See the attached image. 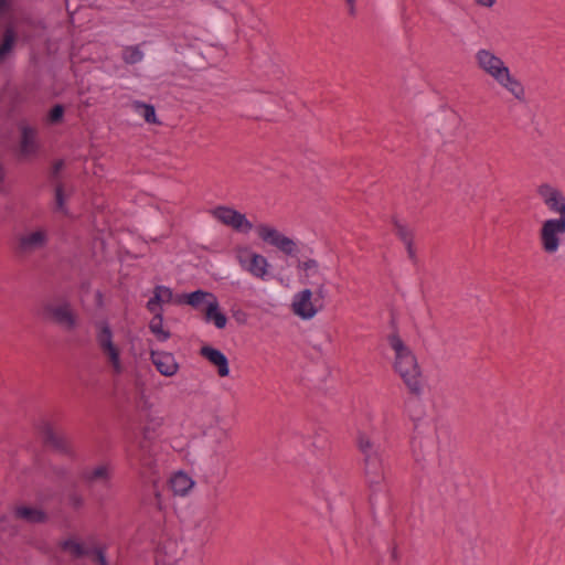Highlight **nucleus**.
<instances>
[{
    "label": "nucleus",
    "mask_w": 565,
    "mask_h": 565,
    "mask_svg": "<svg viewBox=\"0 0 565 565\" xmlns=\"http://www.w3.org/2000/svg\"><path fill=\"white\" fill-rule=\"evenodd\" d=\"M358 448L362 455L366 483L376 491L385 479L387 469V443L379 434H359Z\"/></svg>",
    "instance_id": "f257e3e1"
},
{
    "label": "nucleus",
    "mask_w": 565,
    "mask_h": 565,
    "mask_svg": "<svg viewBox=\"0 0 565 565\" xmlns=\"http://www.w3.org/2000/svg\"><path fill=\"white\" fill-rule=\"evenodd\" d=\"M387 341L395 352V372L401 376L411 394L420 396L423 393V374L415 354L397 333L390 334Z\"/></svg>",
    "instance_id": "f03ea898"
},
{
    "label": "nucleus",
    "mask_w": 565,
    "mask_h": 565,
    "mask_svg": "<svg viewBox=\"0 0 565 565\" xmlns=\"http://www.w3.org/2000/svg\"><path fill=\"white\" fill-rule=\"evenodd\" d=\"M556 214L559 216L544 221L540 230L542 249L550 255L555 254L561 246L565 247V206Z\"/></svg>",
    "instance_id": "7ed1b4c3"
},
{
    "label": "nucleus",
    "mask_w": 565,
    "mask_h": 565,
    "mask_svg": "<svg viewBox=\"0 0 565 565\" xmlns=\"http://www.w3.org/2000/svg\"><path fill=\"white\" fill-rule=\"evenodd\" d=\"M43 311L46 318L66 331H72L77 327V316L67 300H62L58 303H45Z\"/></svg>",
    "instance_id": "20e7f679"
},
{
    "label": "nucleus",
    "mask_w": 565,
    "mask_h": 565,
    "mask_svg": "<svg viewBox=\"0 0 565 565\" xmlns=\"http://www.w3.org/2000/svg\"><path fill=\"white\" fill-rule=\"evenodd\" d=\"M256 232L263 242L278 248L288 256H296L299 252L297 243L281 234L275 227L266 224H259L256 226Z\"/></svg>",
    "instance_id": "39448f33"
},
{
    "label": "nucleus",
    "mask_w": 565,
    "mask_h": 565,
    "mask_svg": "<svg viewBox=\"0 0 565 565\" xmlns=\"http://www.w3.org/2000/svg\"><path fill=\"white\" fill-rule=\"evenodd\" d=\"M96 334V341L100 351L108 358L114 371L121 373L120 351L113 342V331L107 322H100Z\"/></svg>",
    "instance_id": "423d86ee"
},
{
    "label": "nucleus",
    "mask_w": 565,
    "mask_h": 565,
    "mask_svg": "<svg viewBox=\"0 0 565 565\" xmlns=\"http://www.w3.org/2000/svg\"><path fill=\"white\" fill-rule=\"evenodd\" d=\"M49 242L45 230H36L17 237L13 250L18 256H29L46 246Z\"/></svg>",
    "instance_id": "0eeeda50"
},
{
    "label": "nucleus",
    "mask_w": 565,
    "mask_h": 565,
    "mask_svg": "<svg viewBox=\"0 0 565 565\" xmlns=\"http://www.w3.org/2000/svg\"><path fill=\"white\" fill-rule=\"evenodd\" d=\"M237 258L241 267L253 277L262 280L267 279L269 263L265 256L252 252L248 248H244L239 252Z\"/></svg>",
    "instance_id": "6e6552de"
},
{
    "label": "nucleus",
    "mask_w": 565,
    "mask_h": 565,
    "mask_svg": "<svg viewBox=\"0 0 565 565\" xmlns=\"http://www.w3.org/2000/svg\"><path fill=\"white\" fill-rule=\"evenodd\" d=\"M476 62L480 70L490 75L495 82H501L509 67L489 50L481 49L476 53Z\"/></svg>",
    "instance_id": "1a4fd4ad"
},
{
    "label": "nucleus",
    "mask_w": 565,
    "mask_h": 565,
    "mask_svg": "<svg viewBox=\"0 0 565 565\" xmlns=\"http://www.w3.org/2000/svg\"><path fill=\"white\" fill-rule=\"evenodd\" d=\"M20 131L19 152L22 158L35 157L40 151V142L38 139L39 130L36 127L29 125L25 120L18 124Z\"/></svg>",
    "instance_id": "9d476101"
},
{
    "label": "nucleus",
    "mask_w": 565,
    "mask_h": 565,
    "mask_svg": "<svg viewBox=\"0 0 565 565\" xmlns=\"http://www.w3.org/2000/svg\"><path fill=\"white\" fill-rule=\"evenodd\" d=\"M212 214L217 221L237 232L248 233L253 228V224L246 218L245 214L232 207L217 206L212 211Z\"/></svg>",
    "instance_id": "9b49d317"
},
{
    "label": "nucleus",
    "mask_w": 565,
    "mask_h": 565,
    "mask_svg": "<svg viewBox=\"0 0 565 565\" xmlns=\"http://www.w3.org/2000/svg\"><path fill=\"white\" fill-rule=\"evenodd\" d=\"M321 307L322 303H318V298L312 300V292L310 289L301 290L294 297L292 310L295 315L302 319H311Z\"/></svg>",
    "instance_id": "f8f14e48"
},
{
    "label": "nucleus",
    "mask_w": 565,
    "mask_h": 565,
    "mask_svg": "<svg viewBox=\"0 0 565 565\" xmlns=\"http://www.w3.org/2000/svg\"><path fill=\"white\" fill-rule=\"evenodd\" d=\"M150 360L157 371L163 376L171 377L179 371V364L170 352L151 350Z\"/></svg>",
    "instance_id": "ddd939ff"
},
{
    "label": "nucleus",
    "mask_w": 565,
    "mask_h": 565,
    "mask_svg": "<svg viewBox=\"0 0 565 565\" xmlns=\"http://www.w3.org/2000/svg\"><path fill=\"white\" fill-rule=\"evenodd\" d=\"M40 434L45 446L63 454L70 452L67 437L64 434L56 431L49 423H44L41 426Z\"/></svg>",
    "instance_id": "4468645a"
},
{
    "label": "nucleus",
    "mask_w": 565,
    "mask_h": 565,
    "mask_svg": "<svg viewBox=\"0 0 565 565\" xmlns=\"http://www.w3.org/2000/svg\"><path fill=\"white\" fill-rule=\"evenodd\" d=\"M537 194L546 207L555 214L562 210L563 205L565 206V195L563 192L548 183L541 184L537 188Z\"/></svg>",
    "instance_id": "2eb2a0df"
},
{
    "label": "nucleus",
    "mask_w": 565,
    "mask_h": 565,
    "mask_svg": "<svg viewBox=\"0 0 565 565\" xmlns=\"http://www.w3.org/2000/svg\"><path fill=\"white\" fill-rule=\"evenodd\" d=\"M79 477L89 488H93L95 484H100L107 488L110 481V472L108 467L105 465L93 469L85 468L82 470Z\"/></svg>",
    "instance_id": "dca6fc26"
},
{
    "label": "nucleus",
    "mask_w": 565,
    "mask_h": 565,
    "mask_svg": "<svg viewBox=\"0 0 565 565\" xmlns=\"http://www.w3.org/2000/svg\"><path fill=\"white\" fill-rule=\"evenodd\" d=\"M201 355L217 367V373L221 377L230 374L228 360L218 349L205 345L201 349Z\"/></svg>",
    "instance_id": "f3484780"
},
{
    "label": "nucleus",
    "mask_w": 565,
    "mask_h": 565,
    "mask_svg": "<svg viewBox=\"0 0 565 565\" xmlns=\"http://www.w3.org/2000/svg\"><path fill=\"white\" fill-rule=\"evenodd\" d=\"M214 443L213 446V455L216 457V460H224L226 456L233 450V445L230 439V435L224 429H216L214 431Z\"/></svg>",
    "instance_id": "a211bd4d"
},
{
    "label": "nucleus",
    "mask_w": 565,
    "mask_h": 565,
    "mask_svg": "<svg viewBox=\"0 0 565 565\" xmlns=\"http://www.w3.org/2000/svg\"><path fill=\"white\" fill-rule=\"evenodd\" d=\"M14 516L31 524H42L49 519L42 509L25 505L17 507Z\"/></svg>",
    "instance_id": "6ab92c4d"
},
{
    "label": "nucleus",
    "mask_w": 565,
    "mask_h": 565,
    "mask_svg": "<svg viewBox=\"0 0 565 565\" xmlns=\"http://www.w3.org/2000/svg\"><path fill=\"white\" fill-rule=\"evenodd\" d=\"M151 439L152 433L148 427L142 430V439L139 441V454L137 455V459L139 462L148 468H152L153 458L151 451Z\"/></svg>",
    "instance_id": "aec40b11"
},
{
    "label": "nucleus",
    "mask_w": 565,
    "mask_h": 565,
    "mask_svg": "<svg viewBox=\"0 0 565 565\" xmlns=\"http://www.w3.org/2000/svg\"><path fill=\"white\" fill-rule=\"evenodd\" d=\"M204 319L206 322H213L217 329L225 328L227 318L221 312L216 297L207 302V307L204 309Z\"/></svg>",
    "instance_id": "412c9836"
},
{
    "label": "nucleus",
    "mask_w": 565,
    "mask_h": 565,
    "mask_svg": "<svg viewBox=\"0 0 565 565\" xmlns=\"http://www.w3.org/2000/svg\"><path fill=\"white\" fill-rule=\"evenodd\" d=\"M170 486L174 494L185 495L194 486V481L184 472H177L170 480Z\"/></svg>",
    "instance_id": "4be33fe9"
},
{
    "label": "nucleus",
    "mask_w": 565,
    "mask_h": 565,
    "mask_svg": "<svg viewBox=\"0 0 565 565\" xmlns=\"http://www.w3.org/2000/svg\"><path fill=\"white\" fill-rule=\"evenodd\" d=\"M497 83L509 90L516 99H524V87L515 77L511 75L510 70L507 71V75H503L501 82Z\"/></svg>",
    "instance_id": "5701e85b"
},
{
    "label": "nucleus",
    "mask_w": 565,
    "mask_h": 565,
    "mask_svg": "<svg viewBox=\"0 0 565 565\" xmlns=\"http://www.w3.org/2000/svg\"><path fill=\"white\" fill-rule=\"evenodd\" d=\"M17 42V34L11 26L6 28L0 42V63L4 62Z\"/></svg>",
    "instance_id": "b1692460"
},
{
    "label": "nucleus",
    "mask_w": 565,
    "mask_h": 565,
    "mask_svg": "<svg viewBox=\"0 0 565 565\" xmlns=\"http://www.w3.org/2000/svg\"><path fill=\"white\" fill-rule=\"evenodd\" d=\"M214 297H215L214 294L199 289L193 292L184 295V298H185L184 302L195 309H199L203 305H205V307H207V302L210 300H213Z\"/></svg>",
    "instance_id": "393cba45"
},
{
    "label": "nucleus",
    "mask_w": 565,
    "mask_h": 565,
    "mask_svg": "<svg viewBox=\"0 0 565 565\" xmlns=\"http://www.w3.org/2000/svg\"><path fill=\"white\" fill-rule=\"evenodd\" d=\"M149 329L160 342H164L171 337V333L163 329V316L161 311L154 313L149 322Z\"/></svg>",
    "instance_id": "a878e982"
},
{
    "label": "nucleus",
    "mask_w": 565,
    "mask_h": 565,
    "mask_svg": "<svg viewBox=\"0 0 565 565\" xmlns=\"http://www.w3.org/2000/svg\"><path fill=\"white\" fill-rule=\"evenodd\" d=\"M143 56L145 54L140 50L139 45L125 46L121 52V60L128 65L140 63L143 60Z\"/></svg>",
    "instance_id": "bb28decb"
},
{
    "label": "nucleus",
    "mask_w": 565,
    "mask_h": 565,
    "mask_svg": "<svg viewBox=\"0 0 565 565\" xmlns=\"http://www.w3.org/2000/svg\"><path fill=\"white\" fill-rule=\"evenodd\" d=\"M61 547L63 551L72 553L73 556L76 558H81V557L90 555V548L84 547L81 543H78L72 539L65 540L61 544Z\"/></svg>",
    "instance_id": "cd10ccee"
},
{
    "label": "nucleus",
    "mask_w": 565,
    "mask_h": 565,
    "mask_svg": "<svg viewBox=\"0 0 565 565\" xmlns=\"http://www.w3.org/2000/svg\"><path fill=\"white\" fill-rule=\"evenodd\" d=\"M311 439L310 447L315 450H324L329 445V435L322 428L316 430Z\"/></svg>",
    "instance_id": "c85d7f7f"
},
{
    "label": "nucleus",
    "mask_w": 565,
    "mask_h": 565,
    "mask_svg": "<svg viewBox=\"0 0 565 565\" xmlns=\"http://www.w3.org/2000/svg\"><path fill=\"white\" fill-rule=\"evenodd\" d=\"M54 210L67 214V207L65 205L64 188L61 182L55 184L54 189Z\"/></svg>",
    "instance_id": "c756f323"
},
{
    "label": "nucleus",
    "mask_w": 565,
    "mask_h": 565,
    "mask_svg": "<svg viewBox=\"0 0 565 565\" xmlns=\"http://www.w3.org/2000/svg\"><path fill=\"white\" fill-rule=\"evenodd\" d=\"M393 224H394L395 233H396L397 237L404 244L413 241L414 233L411 228H408L405 224L401 223L397 218L393 220Z\"/></svg>",
    "instance_id": "7c9ffc66"
},
{
    "label": "nucleus",
    "mask_w": 565,
    "mask_h": 565,
    "mask_svg": "<svg viewBox=\"0 0 565 565\" xmlns=\"http://www.w3.org/2000/svg\"><path fill=\"white\" fill-rule=\"evenodd\" d=\"M135 108L137 110L142 109L141 115L147 122H149V124L157 122L156 109L152 105L146 104L143 102H135Z\"/></svg>",
    "instance_id": "2f4dec72"
},
{
    "label": "nucleus",
    "mask_w": 565,
    "mask_h": 565,
    "mask_svg": "<svg viewBox=\"0 0 565 565\" xmlns=\"http://www.w3.org/2000/svg\"><path fill=\"white\" fill-rule=\"evenodd\" d=\"M297 267L303 270L307 277L316 276L319 273V265L315 259L298 260Z\"/></svg>",
    "instance_id": "473e14b6"
},
{
    "label": "nucleus",
    "mask_w": 565,
    "mask_h": 565,
    "mask_svg": "<svg viewBox=\"0 0 565 565\" xmlns=\"http://www.w3.org/2000/svg\"><path fill=\"white\" fill-rule=\"evenodd\" d=\"M66 499H67L68 507H71L75 511H77L84 507V503H85L84 497L75 489H73L72 491H70L67 493Z\"/></svg>",
    "instance_id": "72a5a7b5"
},
{
    "label": "nucleus",
    "mask_w": 565,
    "mask_h": 565,
    "mask_svg": "<svg viewBox=\"0 0 565 565\" xmlns=\"http://www.w3.org/2000/svg\"><path fill=\"white\" fill-rule=\"evenodd\" d=\"M64 115V107L61 104L53 106L49 113V121L51 124H57L62 120Z\"/></svg>",
    "instance_id": "f704fd0d"
},
{
    "label": "nucleus",
    "mask_w": 565,
    "mask_h": 565,
    "mask_svg": "<svg viewBox=\"0 0 565 565\" xmlns=\"http://www.w3.org/2000/svg\"><path fill=\"white\" fill-rule=\"evenodd\" d=\"M63 167H64V161L62 159H58V160L54 161V163H53V166L51 168L49 178L55 184L60 182L58 181L60 173H61Z\"/></svg>",
    "instance_id": "c9c22d12"
},
{
    "label": "nucleus",
    "mask_w": 565,
    "mask_h": 565,
    "mask_svg": "<svg viewBox=\"0 0 565 565\" xmlns=\"http://www.w3.org/2000/svg\"><path fill=\"white\" fill-rule=\"evenodd\" d=\"M154 288L160 294V298L163 303L172 301L173 292L171 288L162 285L156 286Z\"/></svg>",
    "instance_id": "e433bc0d"
},
{
    "label": "nucleus",
    "mask_w": 565,
    "mask_h": 565,
    "mask_svg": "<svg viewBox=\"0 0 565 565\" xmlns=\"http://www.w3.org/2000/svg\"><path fill=\"white\" fill-rule=\"evenodd\" d=\"M90 555L94 556V562L98 565H108L103 547L90 548Z\"/></svg>",
    "instance_id": "4c0bfd02"
},
{
    "label": "nucleus",
    "mask_w": 565,
    "mask_h": 565,
    "mask_svg": "<svg viewBox=\"0 0 565 565\" xmlns=\"http://www.w3.org/2000/svg\"><path fill=\"white\" fill-rule=\"evenodd\" d=\"M160 294L156 290V288L153 289V296L148 300L147 302V309L150 311V312H153L156 313L157 312V308L160 303H163L161 301V298H160Z\"/></svg>",
    "instance_id": "58836bf2"
},
{
    "label": "nucleus",
    "mask_w": 565,
    "mask_h": 565,
    "mask_svg": "<svg viewBox=\"0 0 565 565\" xmlns=\"http://www.w3.org/2000/svg\"><path fill=\"white\" fill-rule=\"evenodd\" d=\"M405 247H406V250H407L409 259L413 260V262H416L417 258H416V253H415V248H414V245H413V241L406 243Z\"/></svg>",
    "instance_id": "ea45409f"
},
{
    "label": "nucleus",
    "mask_w": 565,
    "mask_h": 565,
    "mask_svg": "<svg viewBox=\"0 0 565 565\" xmlns=\"http://www.w3.org/2000/svg\"><path fill=\"white\" fill-rule=\"evenodd\" d=\"M11 9L10 0H0V13H6Z\"/></svg>",
    "instance_id": "a19ab883"
},
{
    "label": "nucleus",
    "mask_w": 565,
    "mask_h": 565,
    "mask_svg": "<svg viewBox=\"0 0 565 565\" xmlns=\"http://www.w3.org/2000/svg\"><path fill=\"white\" fill-rule=\"evenodd\" d=\"M477 4L486 8H491L497 0H475Z\"/></svg>",
    "instance_id": "79ce46f5"
},
{
    "label": "nucleus",
    "mask_w": 565,
    "mask_h": 565,
    "mask_svg": "<svg viewBox=\"0 0 565 565\" xmlns=\"http://www.w3.org/2000/svg\"><path fill=\"white\" fill-rule=\"evenodd\" d=\"M316 295H317V297H316V298H318V301H319L320 299H323V298H324V296H326V290L323 289V286H322V285H321V286H319V288H318V289H317V291H316Z\"/></svg>",
    "instance_id": "37998d69"
},
{
    "label": "nucleus",
    "mask_w": 565,
    "mask_h": 565,
    "mask_svg": "<svg viewBox=\"0 0 565 565\" xmlns=\"http://www.w3.org/2000/svg\"><path fill=\"white\" fill-rule=\"evenodd\" d=\"M347 2L350 6V14H354V0H347Z\"/></svg>",
    "instance_id": "c03bdc74"
},
{
    "label": "nucleus",
    "mask_w": 565,
    "mask_h": 565,
    "mask_svg": "<svg viewBox=\"0 0 565 565\" xmlns=\"http://www.w3.org/2000/svg\"><path fill=\"white\" fill-rule=\"evenodd\" d=\"M4 180V170L0 167V183Z\"/></svg>",
    "instance_id": "a18cd8bd"
},
{
    "label": "nucleus",
    "mask_w": 565,
    "mask_h": 565,
    "mask_svg": "<svg viewBox=\"0 0 565 565\" xmlns=\"http://www.w3.org/2000/svg\"><path fill=\"white\" fill-rule=\"evenodd\" d=\"M392 557H393V559H396V551H395V548L392 552Z\"/></svg>",
    "instance_id": "49530a36"
}]
</instances>
